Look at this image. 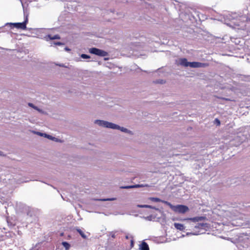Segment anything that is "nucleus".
I'll list each match as a JSON object with an SVG mask.
<instances>
[{"label": "nucleus", "mask_w": 250, "mask_h": 250, "mask_svg": "<svg viewBox=\"0 0 250 250\" xmlns=\"http://www.w3.org/2000/svg\"><path fill=\"white\" fill-rule=\"evenodd\" d=\"M206 219V217L205 216H197L193 218H188L186 219L187 220H191L193 222H197L199 221H203Z\"/></svg>", "instance_id": "0eeeda50"}, {"label": "nucleus", "mask_w": 250, "mask_h": 250, "mask_svg": "<svg viewBox=\"0 0 250 250\" xmlns=\"http://www.w3.org/2000/svg\"><path fill=\"white\" fill-rule=\"evenodd\" d=\"M28 22V19L26 17L25 20L22 22H16V23H6L5 26H13L18 29L24 30L26 29V24Z\"/></svg>", "instance_id": "20e7f679"}, {"label": "nucleus", "mask_w": 250, "mask_h": 250, "mask_svg": "<svg viewBox=\"0 0 250 250\" xmlns=\"http://www.w3.org/2000/svg\"><path fill=\"white\" fill-rule=\"evenodd\" d=\"M163 80H161L160 82H158L157 83H163Z\"/></svg>", "instance_id": "473e14b6"}, {"label": "nucleus", "mask_w": 250, "mask_h": 250, "mask_svg": "<svg viewBox=\"0 0 250 250\" xmlns=\"http://www.w3.org/2000/svg\"><path fill=\"white\" fill-rule=\"evenodd\" d=\"M148 206L149 207H148V208L154 209L156 210H159V208H156L155 207H153V206H150V205H148Z\"/></svg>", "instance_id": "393cba45"}, {"label": "nucleus", "mask_w": 250, "mask_h": 250, "mask_svg": "<svg viewBox=\"0 0 250 250\" xmlns=\"http://www.w3.org/2000/svg\"><path fill=\"white\" fill-rule=\"evenodd\" d=\"M130 237L131 238L130 240V247L132 248L134 247V240L132 236H130Z\"/></svg>", "instance_id": "5701e85b"}, {"label": "nucleus", "mask_w": 250, "mask_h": 250, "mask_svg": "<svg viewBox=\"0 0 250 250\" xmlns=\"http://www.w3.org/2000/svg\"><path fill=\"white\" fill-rule=\"evenodd\" d=\"M152 215H149L148 216H147L145 217V219L148 221H151L152 220Z\"/></svg>", "instance_id": "a878e982"}, {"label": "nucleus", "mask_w": 250, "mask_h": 250, "mask_svg": "<svg viewBox=\"0 0 250 250\" xmlns=\"http://www.w3.org/2000/svg\"><path fill=\"white\" fill-rule=\"evenodd\" d=\"M247 224L248 225L249 227L250 226V220L248 221V223Z\"/></svg>", "instance_id": "72a5a7b5"}, {"label": "nucleus", "mask_w": 250, "mask_h": 250, "mask_svg": "<svg viewBox=\"0 0 250 250\" xmlns=\"http://www.w3.org/2000/svg\"><path fill=\"white\" fill-rule=\"evenodd\" d=\"M81 57L83 59H88L90 58V56L85 54H82L81 55Z\"/></svg>", "instance_id": "f3484780"}, {"label": "nucleus", "mask_w": 250, "mask_h": 250, "mask_svg": "<svg viewBox=\"0 0 250 250\" xmlns=\"http://www.w3.org/2000/svg\"><path fill=\"white\" fill-rule=\"evenodd\" d=\"M28 105L29 106H30V107H32V108H34V109L37 110L40 113H44V112L42 109H40L38 107H37V106H35L32 103H29L28 104Z\"/></svg>", "instance_id": "9b49d317"}, {"label": "nucleus", "mask_w": 250, "mask_h": 250, "mask_svg": "<svg viewBox=\"0 0 250 250\" xmlns=\"http://www.w3.org/2000/svg\"><path fill=\"white\" fill-rule=\"evenodd\" d=\"M62 245L65 248L66 250H69L70 247V245L67 242H62Z\"/></svg>", "instance_id": "2eb2a0df"}, {"label": "nucleus", "mask_w": 250, "mask_h": 250, "mask_svg": "<svg viewBox=\"0 0 250 250\" xmlns=\"http://www.w3.org/2000/svg\"><path fill=\"white\" fill-rule=\"evenodd\" d=\"M77 231L79 232L80 235L84 239L86 238V235L84 233V232L80 229H77Z\"/></svg>", "instance_id": "dca6fc26"}, {"label": "nucleus", "mask_w": 250, "mask_h": 250, "mask_svg": "<svg viewBox=\"0 0 250 250\" xmlns=\"http://www.w3.org/2000/svg\"><path fill=\"white\" fill-rule=\"evenodd\" d=\"M0 156H4L3 152L0 150Z\"/></svg>", "instance_id": "c756f323"}, {"label": "nucleus", "mask_w": 250, "mask_h": 250, "mask_svg": "<svg viewBox=\"0 0 250 250\" xmlns=\"http://www.w3.org/2000/svg\"><path fill=\"white\" fill-rule=\"evenodd\" d=\"M200 226H201L203 229L209 228V225L208 223H201V225Z\"/></svg>", "instance_id": "412c9836"}, {"label": "nucleus", "mask_w": 250, "mask_h": 250, "mask_svg": "<svg viewBox=\"0 0 250 250\" xmlns=\"http://www.w3.org/2000/svg\"><path fill=\"white\" fill-rule=\"evenodd\" d=\"M165 203L169 206V207L175 212L185 213L189 210L188 208L185 205H178L176 206H173L168 202H165Z\"/></svg>", "instance_id": "7ed1b4c3"}, {"label": "nucleus", "mask_w": 250, "mask_h": 250, "mask_svg": "<svg viewBox=\"0 0 250 250\" xmlns=\"http://www.w3.org/2000/svg\"><path fill=\"white\" fill-rule=\"evenodd\" d=\"M20 1H21V5H22V8H23V11H24V9H25V7H24V5L23 3V2H22V0H20Z\"/></svg>", "instance_id": "cd10ccee"}, {"label": "nucleus", "mask_w": 250, "mask_h": 250, "mask_svg": "<svg viewBox=\"0 0 250 250\" xmlns=\"http://www.w3.org/2000/svg\"><path fill=\"white\" fill-rule=\"evenodd\" d=\"M89 52L91 54L101 57H105L108 55V53L107 52L95 47L90 48L89 49Z\"/></svg>", "instance_id": "39448f33"}, {"label": "nucleus", "mask_w": 250, "mask_h": 250, "mask_svg": "<svg viewBox=\"0 0 250 250\" xmlns=\"http://www.w3.org/2000/svg\"><path fill=\"white\" fill-rule=\"evenodd\" d=\"M116 200V198H104V199H99L100 201H114Z\"/></svg>", "instance_id": "a211bd4d"}, {"label": "nucleus", "mask_w": 250, "mask_h": 250, "mask_svg": "<svg viewBox=\"0 0 250 250\" xmlns=\"http://www.w3.org/2000/svg\"><path fill=\"white\" fill-rule=\"evenodd\" d=\"M104 60L105 61H106V60H108V58H105L104 59Z\"/></svg>", "instance_id": "f704fd0d"}, {"label": "nucleus", "mask_w": 250, "mask_h": 250, "mask_svg": "<svg viewBox=\"0 0 250 250\" xmlns=\"http://www.w3.org/2000/svg\"><path fill=\"white\" fill-rule=\"evenodd\" d=\"M94 123L99 126L111 128L113 129H118L121 130L122 132L127 133L128 134H131V131L128 129L121 127L118 125L115 124L114 123L109 122L107 121L100 120H96L95 121Z\"/></svg>", "instance_id": "f257e3e1"}, {"label": "nucleus", "mask_w": 250, "mask_h": 250, "mask_svg": "<svg viewBox=\"0 0 250 250\" xmlns=\"http://www.w3.org/2000/svg\"><path fill=\"white\" fill-rule=\"evenodd\" d=\"M149 200L155 202H163L165 203V201H162L160 198H156V197H150L149 198Z\"/></svg>", "instance_id": "4468645a"}, {"label": "nucleus", "mask_w": 250, "mask_h": 250, "mask_svg": "<svg viewBox=\"0 0 250 250\" xmlns=\"http://www.w3.org/2000/svg\"><path fill=\"white\" fill-rule=\"evenodd\" d=\"M36 133L40 136L44 137L45 138H46L50 140L57 141V140H58L57 138H56L51 135H50L49 134H47L46 133H42L40 132H36Z\"/></svg>", "instance_id": "423d86ee"}, {"label": "nucleus", "mask_w": 250, "mask_h": 250, "mask_svg": "<svg viewBox=\"0 0 250 250\" xmlns=\"http://www.w3.org/2000/svg\"><path fill=\"white\" fill-rule=\"evenodd\" d=\"M130 236H131V235H130L129 234H127V235H125V238H126V239H129V238H131Z\"/></svg>", "instance_id": "c85d7f7f"}, {"label": "nucleus", "mask_w": 250, "mask_h": 250, "mask_svg": "<svg viewBox=\"0 0 250 250\" xmlns=\"http://www.w3.org/2000/svg\"><path fill=\"white\" fill-rule=\"evenodd\" d=\"M139 250H149V249L148 244L146 242L143 241L140 245Z\"/></svg>", "instance_id": "6e6552de"}, {"label": "nucleus", "mask_w": 250, "mask_h": 250, "mask_svg": "<svg viewBox=\"0 0 250 250\" xmlns=\"http://www.w3.org/2000/svg\"><path fill=\"white\" fill-rule=\"evenodd\" d=\"M46 40L47 41L49 40H54L56 39H60L61 37L59 35H55L53 36H52L51 35H48L45 37Z\"/></svg>", "instance_id": "1a4fd4ad"}, {"label": "nucleus", "mask_w": 250, "mask_h": 250, "mask_svg": "<svg viewBox=\"0 0 250 250\" xmlns=\"http://www.w3.org/2000/svg\"><path fill=\"white\" fill-rule=\"evenodd\" d=\"M178 64L184 67L189 66L191 68L206 67L208 66V64L206 63L197 62H188L186 58H180L179 60Z\"/></svg>", "instance_id": "f03ea898"}, {"label": "nucleus", "mask_w": 250, "mask_h": 250, "mask_svg": "<svg viewBox=\"0 0 250 250\" xmlns=\"http://www.w3.org/2000/svg\"><path fill=\"white\" fill-rule=\"evenodd\" d=\"M65 50H66V51H69V50H70V49H69L68 47H65Z\"/></svg>", "instance_id": "2f4dec72"}, {"label": "nucleus", "mask_w": 250, "mask_h": 250, "mask_svg": "<svg viewBox=\"0 0 250 250\" xmlns=\"http://www.w3.org/2000/svg\"><path fill=\"white\" fill-rule=\"evenodd\" d=\"M201 225V223H198L197 225H196L195 226V228L200 229H203L202 227H201V226H200Z\"/></svg>", "instance_id": "b1692460"}, {"label": "nucleus", "mask_w": 250, "mask_h": 250, "mask_svg": "<svg viewBox=\"0 0 250 250\" xmlns=\"http://www.w3.org/2000/svg\"><path fill=\"white\" fill-rule=\"evenodd\" d=\"M137 207L141 208H148V207H149L147 205H138Z\"/></svg>", "instance_id": "4be33fe9"}, {"label": "nucleus", "mask_w": 250, "mask_h": 250, "mask_svg": "<svg viewBox=\"0 0 250 250\" xmlns=\"http://www.w3.org/2000/svg\"><path fill=\"white\" fill-rule=\"evenodd\" d=\"M174 226L176 229L180 230H183L185 229V226L183 224L180 223H175L174 224Z\"/></svg>", "instance_id": "f8f14e48"}, {"label": "nucleus", "mask_w": 250, "mask_h": 250, "mask_svg": "<svg viewBox=\"0 0 250 250\" xmlns=\"http://www.w3.org/2000/svg\"><path fill=\"white\" fill-rule=\"evenodd\" d=\"M115 233H113L112 235H111V237H113V238H115Z\"/></svg>", "instance_id": "7c9ffc66"}, {"label": "nucleus", "mask_w": 250, "mask_h": 250, "mask_svg": "<svg viewBox=\"0 0 250 250\" xmlns=\"http://www.w3.org/2000/svg\"><path fill=\"white\" fill-rule=\"evenodd\" d=\"M214 124L218 126L220 125V121L218 119L216 118V119H215V120L214 121Z\"/></svg>", "instance_id": "aec40b11"}, {"label": "nucleus", "mask_w": 250, "mask_h": 250, "mask_svg": "<svg viewBox=\"0 0 250 250\" xmlns=\"http://www.w3.org/2000/svg\"><path fill=\"white\" fill-rule=\"evenodd\" d=\"M205 232H201V230L198 231V232H187L186 234V235L188 236L190 235H197L201 234L204 233Z\"/></svg>", "instance_id": "ddd939ff"}, {"label": "nucleus", "mask_w": 250, "mask_h": 250, "mask_svg": "<svg viewBox=\"0 0 250 250\" xmlns=\"http://www.w3.org/2000/svg\"><path fill=\"white\" fill-rule=\"evenodd\" d=\"M52 44H54V45H64V43L62 42H53L51 43V45Z\"/></svg>", "instance_id": "6ab92c4d"}, {"label": "nucleus", "mask_w": 250, "mask_h": 250, "mask_svg": "<svg viewBox=\"0 0 250 250\" xmlns=\"http://www.w3.org/2000/svg\"><path fill=\"white\" fill-rule=\"evenodd\" d=\"M57 65H59V66L62 67H67L64 64H56Z\"/></svg>", "instance_id": "bb28decb"}, {"label": "nucleus", "mask_w": 250, "mask_h": 250, "mask_svg": "<svg viewBox=\"0 0 250 250\" xmlns=\"http://www.w3.org/2000/svg\"><path fill=\"white\" fill-rule=\"evenodd\" d=\"M228 19L230 20H231V18H228Z\"/></svg>", "instance_id": "c9c22d12"}, {"label": "nucleus", "mask_w": 250, "mask_h": 250, "mask_svg": "<svg viewBox=\"0 0 250 250\" xmlns=\"http://www.w3.org/2000/svg\"><path fill=\"white\" fill-rule=\"evenodd\" d=\"M143 185H134L132 186H125V187H122L121 188H125V189H128V188H141V187H144Z\"/></svg>", "instance_id": "9d476101"}]
</instances>
